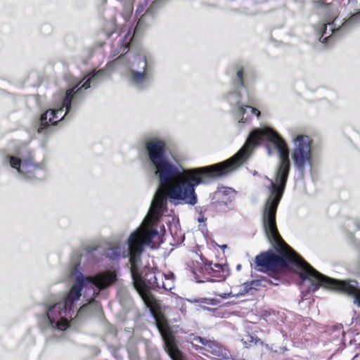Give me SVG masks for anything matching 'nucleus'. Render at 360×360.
<instances>
[{
    "instance_id": "0eeeda50",
    "label": "nucleus",
    "mask_w": 360,
    "mask_h": 360,
    "mask_svg": "<svg viewBox=\"0 0 360 360\" xmlns=\"http://www.w3.org/2000/svg\"><path fill=\"white\" fill-rule=\"evenodd\" d=\"M6 158L11 167L15 169L18 173L25 175L28 179H32L35 176L32 173L38 169L36 165L25 162L22 164V161L20 158L13 155H8Z\"/></svg>"
},
{
    "instance_id": "5701e85b",
    "label": "nucleus",
    "mask_w": 360,
    "mask_h": 360,
    "mask_svg": "<svg viewBox=\"0 0 360 360\" xmlns=\"http://www.w3.org/2000/svg\"><path fill=\"white\" fill-rule=\"evenodd\" d=\"M221 248L222 249H224V248H227V245H221Z\"/></svg>"
},
{
    "instance_id": "20e7f679",
    "label": "nucleus",
    "mask_w": 360,
    "mask_h": 360,
    "mask_svg": "<svg viewBox=\"0 0 360 360\" xmlns=\"http://www.w3.org/2000/svg\"><path fill=\"white\" fill-rule=\"evenodd\" d=\"M321 287L353 297L354 304L360 307V290L356 287L354 281H347L334 279L321 274Z\"/></svg>"
},
{
    "instance_id": "1a4fd4ad",
    "label": "nucleus",
    "mask_w": 360,
    "mask_h": 360,
    "mask_svg": "<svg viewBox=\"0 0 360 360\" xmlns=\"http://www.w3.org/2000/svg\"><path fill=\"white\" fill-rule=\"evenodd\" d=\"M195 340L198 342H200L205 345V346L207 347L206 350L207 352H210L217 356H220L223 354L221 347L216 342L210 341L205 342L204 340H202L200 337L195 338Z\"/></svg>"
},
{
    "instance_id": "f257e3e1",
    "label": "nucleus",
    "mask_w": 360,
    "mask_h": 360,
    "mask_svg": "<svg viewBox=\"0 0 360 360\" xmlns=\"http://www.w3.org/2000/svg\"><path fill=\"white\" fill-rule=\"evenodd\" d=\"M70 277L73 285L60 302L46 307V313L39 319L42 330L64 331L69 327V320L83 316L91 307L99 308L95 298L99 292L112 285L117 280L115 270H105L94 276L84 277L74 266Z\"/></svg>"
},
{
    "instance_id": "423d86ee",
    "label": "nucleus",
    "mask_w": 360,
    "mask_h": 360,
    "mask_svg": "<svg viewBox=\"0 0 360 360\" xmlns=\"http://www.w3.org/2000/svg\"><path fill=\"white\" fill-rule=\"evenodd\" d=\"M150 66V61L145 53L135 56L131 63V80L138 86H141L149 79V73L147 68Z\"/></svg>"
},
{
    "instance_id": "9b49d317",
    "label": "nucleus",
    "mask_w": 360,
    "mask_h": 360,
    "mask_svg": "<svg viewBox=\"0 0 360 360\" xmlns=\"http://www.w3.org/2000/svg\"><path fill=\"white\" fill-rule=\"evenodd\" d=\"M250 288H249V284L244 283L241 287L240 291L237 292L234 290V292L233 291H230L229 292H217L218 295L223 298H228L230 297H234V296H238V295H243L247 292H248Z\"/></svg>"
},
{
    "instance_id": "2eb2a0df",
    "label": "nucleus",
    "mask_w": 360,
    "mask_h": 360,
    "mask_svg": "<svg viewBox=\"0 0 360 360\" xmlns=\"http://www.w3.org/2000/svg\"><path fill=\"white\" fill-rule=\"evenodd\" d=\"M348 24H356L360 22V11L353 14L346 22Z\"/></svg>"
},
{
    "instance_id": "f8f14e48",
    "label": "nucleus",
    "mask_w": 360,
    "mask_h": 360,
    "mask_svg": "<svg viewBox=\"0 0 360 360\" xmlns=\"http://www.w3.org/2000/svg\"><path fill=\"white\" fill-rule=\"evenodd\" d=\"M241 341H242L243 344L244 345V346L246 347H250L253 345H261L262 346H263V345H264L263 342L259 339H258L257 338H255L253 335H250V334L245 335L242 338Z\"/></svg>"
},
{
    "instance_id": "412c9836",
    "label": "nucleus",
    "mask_w": 360,
    "mask_h": 360,
    "mask_svg": "<svg viewBox=\"0 0 360 360\" xmlns=\"http://www.w3.org/2000/svg\"><path fill=\"white\" fill-rule=\"evenodd\" d=\"M76 89V86H74L73 89H70V90L72 89V91L70 96V102L72 101V100L73 99V97H74V94H73V92H74V89ZM69 91V89L68 90Z\"/></svg>"
},
{
    "instance_id": "393cba45",
    "label": "nucleus",
    "mask_w": 360,
    "mask_h": 360,
    "mask_svg": "<svg viewBox=\"0 0 360 360\" xmlns=\"http://www.w3.org/2000/svg\"><path fill=\"white\" fill-rule=\"evenodd\" d=\"M330 37V35H329L328 37H325V38L323 39V41H326V40L328 39V37Z\"/></svg>"
},
{
    "instance_id": "ddd939ff",
    "label": "nucleus",
    "mask_w": 360,
    "mask_h": 360,
    "mask_svg": "<svg viewBox=\"0 0 360 360\" xmlns=\"http://www.w3.org/2000/svg\"><path fill=\"white\" fill-rule=\"evenodd\" d=\"M160 278H162V275H159ZM165 281H162V283H160L158 280L159 278L157 276H154V283L157 285L158 287L160 285L165 288V290H171L173 287V281L172 278L165 276Z\"/></svg>"
},
{
    "instance_id": "6ab92c4d",
    "label": "nucleus",
    "mask_w": 360,
    "mask_h": 360,
    "mask_svg": "<svg viewBox=\"0 0 360 360\" xmlns=\"http://www.w3.org/2000/svg\"><path fill=\"white\" fill-rule=\"evenodd\" d=\"M212 269L215 271H221L224 270V266L219 264H214V266Z\"/></svg>"
},
{
    "instance_id": "dca6fc26",
    "label": "nucleus",
    "mask_w": 360,
    "mask_h": 360,
    "mask_svg": "<svg viewBox=\"0 0 360 360\" xmlns=\"http://www.w3.org/2000/svg\"><path fill=\"white\" fill-rule=\"evenodd\" d=\"M228 100L231 103L239 102V95L237 93L231 94L228 96Z\"/></svg>"
},
{
    "instance_id": "f03ea898",
    "label": "nucleus",
    "mask_w": 360,
    "mask_h": 360,
    "mask_svg": "<svg viewBox=\"0 0 360 360\" xmlns=\"http://www.w3.org/2000/svg\"><path fill=\"white\" fill-rule=\"evenodd\" d=\"M293 145L292 160L297 169L303 172L306 165H311V139L307 135H297L293 139Z\"/></svg>"
},
{
    "instance_id": "f3484780",
    "label": "nucleus",
    "mask_w": 360,
    "mask_h": 360,
    "mask_svg": "<svg viewBox=\"0 0 360 360\" xmlns=\"http://www.w3.org/2000/svg\"><path fill=\"white\" fill-rule=\"evenodd\" d=\"M190 302H197L200 304H210L211 303V301L208 299H200V300H188Z\"/></svg>"
},
{
    "instance_id": "aec40b11",
    "label": "nucleus",
    "mask_w": 360,
    "mask_h": 360,
    "mask_svg": "<svg viewBox=\"0 0 360 360\" xmlns=\"http://www.w3.org/2000/svg\"><path fill=\"white\" fill-rule=\"evenodd\" d=\"M329 27H330V31L331 32V34L334 32V25H333V22L332 23H329L328 24Z\"/></svg>"
},
{
    "instance_id": "b1692460",
    "label": "nucleus",
    "mask_w": 360,
    "mask_h": 360,
    "mask_svg": "<svg viewBox=\"0 0 360 360\" xmlns=\"http://www.w3.org/2000/svg\"><path fill=\"white\" fill-rule=\"evenodd\" d=\"M268 153L269 155H271V150L270 148H268Z\"/></svg>"
},
{
    "instance_id": "4be33fe9",
    "label": "nucleus",
    "mask_w": 360,
    "mask_h": 360,
    "mask_svg": "<svg viewBox=\"0 0 360 360\" xmlns=\"http://www.w3.org/2000/svg\"><path fill=\"white\" fill-rule=\"evenodd\" d=\"M328 34V33H327V27H326V26H325L324 31H323V34H322V36H321V37L320 38V39H319V40H321V38L323 37V36L324 34Z\"/></svg>"
},
{
    "instance_id": "a211bd4d",
    "label": "nucleus",
    "mask_w": 360,
    "mask_h": 360,
    "mask_svg": "<svg viewBox=\"0 0 360 360\" xmlns=\"http://www.w3.org/2000/svg\"><path fill=\"white\" fill-rule=\"evenodd\" d=\"M243 69L238 70V72H237V77L238 79V82H239L240 86H243Z\"/></svg>"
},
{
    "instance_id": "a878e982",
    "label": "nucleus",
    "mask_w": 360,
    "mask_h": 360,
    "mask_svg": "<svg viewBox=\"0 0 360 360\" xmlns=\"http://www.w3.org/2000/svg\"><path fill=\"white\" fill-rule=\"evenodd\" d=\"M240 269V265L237 266V269L239 270Z\"/></svg>"
},
{
    "instance_id": "39448f33",
    "label": "nucleus",
    "mask_w": 360,
    "mask_h": 360,
    "mask_svg": "<svg viewBox=\"0 0 360 360\" xmlns=\"http://www.w3.org/2000/svg\"><path fill=\"white\" fill-rule=\"evenodd\" d=\"M322 287L353 297L354 304L360 307V290L356 287L354 281H341L322 274Z\"/></svg>"
},
{
    "instance_id": "6e6552de",
    "label": "nucleus",
    "mask_w": 360,
    "mask_h": 360,
    "mask_svg": "<svg viewBox=\"0 0 360 360\" xmlns=\"http://www.w3.org/2000/svg\"><path fill=\"white\" fill-rule=\"evenodd\" d=\"M106 73L104 70H99L96 72H94L92 75H90L87 80L83 84L81 88L84 89H87L91 86V84L93 85L98 83L101 81L104 77H105Z\"/></svg>"
},
{
    "instance_id": "4468645a",
    "label": "nucleus",
    "mask_w": 360,
    "mask_h": 360,
    "mask_svg": "<svg viewBox=\"0 0 360 360\" xmlns=\"http://www.w3.org/2000/svg\"><path fill=\"white\" fill-rule=\"evenodd\" d=\"M245 108H250L252 114L256 115L257 117L259 116L260 112L257 108H252L250 105H245V107L238 105L237 108V113L238 114V115H243V117L240 119L239 122H245V118L243 117L245 111Z\"/></svg>"
},
{
    "instance_id": "7ed1b4c3",
    "label": "nucleus",
    "mask_w": 360,
    "mask_h": 360,
    "mask_svg": "<svg viewBox=\"0 0 360 360\" xmlns=\"http://www.w3.org/2000/svg\"><path fill=\"white\" fill-rule=\"evenodd\" d=\"M72 91V89L66 91L65 96L63 98V102L59 106L49 109L41 115L38 132H42L47 127L55 125L65 118L70 111V96Z\"/></svg>"
},
{
    "instance_id": "9d476101",
    "label": "nucleus",
    "mask_w": 360,
    "mask_h": 360,
    "mask_svg": "<svg viewBox=\"0 0 360 360\" xmlns=\"http://www.w3.org/2000/svg\"><path fill=\"white\" fill-rule=\"evenodd\" d=\"M164 343L165 349L172 360H182L175 341H164Z\"/></svg>"
}]
</instances>
